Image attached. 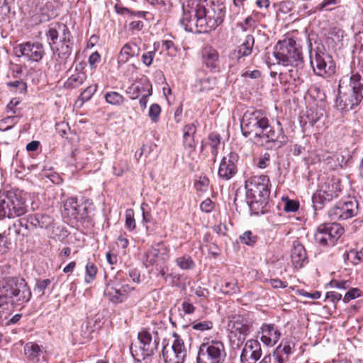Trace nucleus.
Instances as JSON below:
<instances>
[{"mask_svg":"<svg viewBox=\"0 0 363 363\" xmlns=\"http://www.w3.org/2000/svg\"><path fill=\"white\" fill-rule=\"evenodd\" d=\"M97 271L96 266L94 263L89 262L86 265L85 281L86 283L91 282L95 279Z\"/></svg>","mask_w":363,"mask_h":363,"instance_id":"obj_41","label":"nucleus"},{"mask_svg":"<svg viewBox=\"0 0 363 363\" xmlns=\"http://www.w3.org/2000/svg\"><path fill=\"white\" fill-rule=\"evenodd\" d=\"M28 220L30 221V224L33 226L40 228H48L53 223L52 217L43 213L30 215L28 216Z\"/></svg>","mask_w":363,"mask_h":363,"instance_id":"obj_25","label":"nucleus"},{"mask_svg":"<svg viewBox=\"0 0 363 363\" xmlns=\"http://www.w3.org/2000/svg\"><path fill=\"white\" fill-rule=\"evenodd\" d=\"M358 211V201L354 198L348 197L340 201L330 208L328 216L334 220H347L357 216Z\"/></svg>","mask_w":363,"mask_h":363,"instance_id":"obj_11","label":"nucleus"},{"mask_svg":"<svg viewBox=\"0 0 363 363\" xmlns=\"http://www.w3.org/2000/svg\"><path fill=\"white\" fill-rule=\"evenodd\" d=\"M26 212L27 206L17 190L0 192V220L20 217Z\"/></svg>","mask_w":363,"mask_h":363,"instance_id":"obj_4","label":"nucleus"},{"mask_svg":"<svg viewBox=\"0 0 363 363\" xmlns=\"http://www.w3.org/2000/svg\"><path fill=\"white\" fill-rule=\"evenodd\" d=\"M273 363H284L287 359L280 353L279 349H275L272 354H269Z\"/></svg>","mask_w":363,"mask_h":363,"instance_id":"obj_58","label":"nucleus"},{"mask_svg":"<svg viewBox=\"0 0 363 363\" xmlns=\"http://www.w3.org/2000/svg\"><path fill=\"white\" fill-rule=\"evenodd\" d=\"M125 226L129 231H133L136 227L134 218V211L132 208H128L125 211Z\"/></svg>","mask_w":363,"mask_h":363,"instance_id":"obj_42","label":"nucleus"},{"mask_svg":"<svg viewBox=\"0 0 363 363\" xmlns=\"http://www.w3.org/2000/svg\"><path fill=\"white\" fill-rule=\"evenodd\" d=\"M362 99H363L356 94V93L350 91V89L347 88V85H345V82L342 79L340 81L338 94L335 101L337 109L342 111H348L354 109L361 103Z\"/></svg>","mask_w":363,"mask_h":363,"instance_id":"obj_12","label":"nucleus"},{"mask_svg":"<svg viewBox=\"0 0 363 363\" xmlns=\"http://www.w3.org/2000/svg\"><path fill=\"white\" fill-rule=\"evenodd\" d=\"M298 202L294 200H288L284 207V210L286 212H295L298 209Z\"/></svg>","mask_w":363,"mask_h":363,"instance_id":"obj_61","label":"nucleus"},{"mask_svg":"<svg viewBox=\"0 0 363 363\" xmlns=\"http://www.w3.org/2000/svg\"><path fill=\"white\" fill-rule=\"evenodd\" d=\"M19 116H9L0 121V130L6 131L18 122Z\"/></svg>","mask_w":363,"mask_h":363,"instance_id":"obj_36","label":"nucleus"},{"mask_svg":"<svg viewBox=\"0 0 363 363\" xmlns=\"http://www.w3.org/2000/svg\"><path fill=\"white\" fill-rule=\"evenodd\" d=\"M294 347V342L283 340L276 349H279L280 353L284 354V356L288 359L289 355L293 352Z\"/></svg>","mask_w":363,"mask_h":363,"instance_id":"obj_40","label":"nucleus"},{"mask_svg":"<svg viewBox=\"0 0 363 363\" xmlns=\"http://www.w3.org/2000/svg\"><path fill=\"white\" fill-rule=\"evenodd\" d=\"M62 25V23H55L51 24L49 27L48 31L46 33V36L50 46L56 44V41L59 37V33L60 32L58 28V26Z\"/></svg>","mask_w":363,"mask_h":363,"instance_id":"obj_34","label":"nucleus"},{"mask_svg":"<svg viewBox=\"0 0 363 363\" xmlns=\"http://www.w3.org/2000/svg\"><path fill=\"white\" fill-rule=\"evenodd\" d=\"M180 23L185 30L191 33H206L216 28L208 26V13L201 2L194 11L181 18Z\"/></svg>","mask_w":363,"mask_h":363,"instance_id":"obj_6","label":"nucleus"},{"mask_svg":"<svg viewBox=\"0 0 363 363\" xmlns=\"http://www.w3.org/2000/svg\"><path fill=\"white\" fill-rule=\"evenodd\" d=\"M98 85L96 84L87 86L80 94L79 98L82 102L88 101L92 97L97 90Z\"/></svg>","mask_w":363,"mask_h":363,"instance_id":"obj_43","label":"nucleus"},{"mask_svg":"<svg viewBox=\"0 0 363 363\" xmlns=\"http://www.w3.org/2000/svg\"><path fill=\"white\" fill-rule=\"evenodd\" d=\"M347 88L363 99V76L359 73L352 74Z\"/></svg>","mask_w":363,"mask_h":363,"instance_id":"obj_27","label":"nucleus"},{"mask_svg":"<svg viewBox=\"0 0 363 363\" xmlns=\"http://www.w3.org/2000/svg\"><path fill=\"white\" fill-rule=\"evenodd\" d=\"M149 4L153 6H157L164 8V11L169 10L172 6V0H146Z\"/></svg>","mask_w":363,"mask_h":363,"instance_id":"obj_53","label":"nucleus"},{"mask_svg":"<svg viewBox=\"0 0 363 363\" xmlns=\"http://www.w3.org/2000/svg\"><path fill=\"white\" fill-rule=\"evenodd\" d=\"M344 233V228L338 223H330L320 225L314 235L315 242L321 246H333Z\"/></svg>","mask_w":363,"mask_h":363,"instance_id":"obj_10","label":"nucleus"},{"mask_svg":"<svg viewBox=\"0 0 363 363\" xmlns=\"http://www.w3.org/2000/svg\"><path fill=\"white\" fill-rule=\"evenodd\" d=\"M6 85L11 90H13L17 93L23 94L26 92L27 84L23 80L9 82L6 83Z\"/></svg>","mask_w":363,"mask_h":363,"instance_id":"obj_39","label":"nucleus"},{"mask_svg":"<svg viewBox=\"0 0 363 363\" xmlns=\"http://www.w3.org/2000/svg\"><path fill=\"white\" fill-rule=\"evenodd\" d=\"M200 208L203 212L211 213L214 208V203L210 199H206L201 203Z\"/></svg>","mask_w":363,"mask_h":363,"instance_id":"obj_60","label":"nucleus"},{"mask_svg":"<svg viewBox=\"0 0 363 363\" xmlns=\"http://www.w3.org/2000/svg\"><path fill=\"white\" fill-rule=\"evenodd\" d=\"M291 258L292 264L296 268H301L307 262L306 251L299 242H294Z\"/></svg>","mask_w":363,"mask_h":363,"instance_id":"obj_22","label":"nucleus"},{"mask_svg":"<svg viewBox=\"0 0 363 363\" xmlns=\"http://www.w3.org/2000/svg\"><path fill=\"white\" fill-rule=\"evenodd\" d=\"M208 13V26L217 28L223 21L225 14V6L220 0L201 1Z\"/></svg>","mask_w":363,"mask_h":363,"instance_id":"obj_17","label":"nucleus"},{"mask_svg":"<svg viewBox=\"0 0 363 363\" xmlns=\"http://www.w3.org/2000/svg\"><path fill=\"white\" fill-rule=\"evenodd\" d=\"M139 47L134 43H128L122 48L118 56V62L125 63L130 57L138 56L140 54Z\"/></svg>","mask_w":363,"mask_h":363,"instance_id":"obj_26","label":"nucleus"},{"mask_svg":"<svg viewBox=\"0 0 363 363\" xmlns=\"http://www.w3.org/2000/svg\"><path fill=\"white\" fill-rule=\"evenodd\" d=\"M32 297L26 281L19 277H6L0 279V324L18 323L21 315L16 314L7 320L12 308H23Z\"/></svg>","mask_w":363,"mask_h":363,"instance_id":"obj_2","label":"nucleus"},{"mask_svg":"<svg viewBox=\"0 0 363 363\" xmlns=\"http://www.w3.org/2000/svg\"><path fill=\"white\" fill-rule=\"evenodd\" d=\"M104 98L108 104L113 106H121L124 102V97L117 91H108Z\"/></svg>","mask_w":363,"mask_h":363,"instance_id":"obj_33","label":"nucleus"},{"mask_svg":"<svg viewBox=\"0 0 363 363\" xmlns=\"http://www.w3.org/2000/svg\"><path fill=\"white\" fill-rule=\"evenodd\" d=\"M40 22L48 21L55 17V13L53 5L51 1H47L42 7L40 8Z\"/></svg>","mask_w":363,"mask_h":363,"instance_id":"obj_31","label":"nucleus"},{"mask_svg":"<svg viewBox=\"0 0 363 363\" xmlns=\"http://www.w3.org/2000/svg\"><path fill=\"white\" fill-rule=\"evenodd\" d=\"M15 50L18 57H24L31 62H39L45 55L43 46L40 43L27 42L19 44L15 48Z\"/></svg>","mask_w":363,"mask_h":363,"instance_id":"obj_19","label":"nucleus"},{"mask_svg":"<svg viewBox=\"0 0 363 363\" xmlns=\"http://www.w3.org/2000/svg\"><path fill=\"white\" fill-rule=\"evenodd\" d=\"M214 85L215 82L213 79L204 78L199 81L197 86H200L199 90L201 91H204L212 89Z\"/></svg>","mask_w":363,"mask_h":363,"instance_id":"obj_51","label":"nucleus"},{"mask_svg":"<svg viewBox=\"0 0 363 363\" xmlns=\"http://www.w3.org/2000/svg\"><path fill=\"white\" fill-rule=\"evenodd\" d=\"M159 250L157 248H150L143 256V263L147 267L157 264Z\"/></svg>","mask_w":363,"mask_h":363,"instance_id":"obj_32","label":"nucleus"},{"mask_svg":"<svg viewBox=\"0 0 363 363\" xmlns=\"http://www.w3.org/2000/svg\"><path fill=\"white\" fill-rule=\"evenodd\" d=\"M43 176L49 179L53 184H59L62 181L60 175L54 172H43Z\"/></svg>","mask_w":363,"mask_h":363,"instance_id":"obj_62","label":"nucleus"},{"mask_svg":"<svg viewBox=\"0 0 363 363\" xmlns=\"http://www.w3.org/2000/svg\"><path fill=\"white\" fill-rule=\"evenodd\" d=\"M30 223V221L28 220V218L26 219H20L15 222L12 227L9 228V230H11L12 228L14 229L16 234H21V228H24L26 230L28 228V224Z\"/></svg>","mask_w":363,"mask_h":363,"instance_id":"obj_54","label":"nucleus"},{"mask_svg":"<svg viewBox=\"0 0 363 363\" xmlns=\"http://www.w3.org/2000/svg\"><path fill=\"white\" fill-rule=\"evenodd\" d=\"M143 85L139 84H133L128 88L127 93L130 94L131 99L138 98L141 91L143 90Z\"/></svg>","mask_w":363,"mask_h":363,"instance_id":"obj_52","label":"nucleus"},{"mask_svg":"<svg viewBox=\"0 0 363 363\" xmlns=\"http://www.w3.org/2000/svg\"><path fill=\"white\" fill-rule=\"evenodd\" d=\"M220 290L225 294H235L238 291V284L235 281H226L221 286Z\"/></svg>","mask_w":363,"mask_h":363,"instance_id":"obj_45","label":"nucleus"},{"mask_svg":"<svg viewBox=\"0 0 363 363\" xmlns=\"http://www.w3.org/2000/svg\"><path fill=\"white\" fill-rule=\"evenodd\" d=\"M257 236L252 234L251 231H245L240 236V241L245 245H252L257 241Z\"/></svg>","mask_w":363,"mask_h":363,"instance_id":"obj_46","label":"nucleus"},{"mask_svg":"<svg viewBox=\"0 0 363 363\" xmlns=\"http://www.w3.org/2000/svg\"><path fill=\"white\" fill-rule=\"evenodd\" d=\"M220 145V136L215 133L209 134L208 140L205 143H202L201 146V151L203 152L205 149L209 148L211 155L213 157V161H216V157L218 154V149Z\"/></svg>","mask_w":363,"mask_h":363,"instance_id":"obj_23","label":"nucleus"},{"mask_svg":"<svg viewBox=\"0 0 363 363\" xmlns=\"http://www.w3.org/2000/svg\"><path fill=\"white\" fill-rule=\"evenodd\" d=\"M255 44V38L251 35H247L243 43L238 48V57L249 56L252 52Z\"/></svg>","mask_w":363,"mask_h":363,"instance_id":"obj_30","label":"nucleus"},{"mask_svg":"<svg viewBox=\"0 0 363 363\" xmlns=\"http://www.w3.org/2000/svg\"><path fill=\"white\" fill-rule=\"evenodd\" d=\"M176 263L180 269L184 270L191 269L195 266L191 257L187 255L177 258Z\"/></svg>","mask_w":363,"mask_h":363,"instance_id":"obj_35","label":"nucleus"},{"mask_svg":"<svg viewBox=\"0 0 363 363\" xmlns=\"http://www.w3.org/2000/svg\"><path fill=\"white\" fill-rule=\"evenodd\" d=\"M24 352L26 357L33 362H37L40 359L41 350L38 345L33 342H28L24 347Z\"/></svg>","mask_w":363,"mask_h":363,"instance_id":"obj_29","label":"nucleus"},{"mask_svg":"<svg viewBox=\"0 0 363 363\" xmlns=\"http://www.w3.org/2000/svg\"><path fill=\"white\" fill-rule=\"evenodd\" d=\"M269 162L270 155L266 152L259 158L257 166L261 169H264L269 164Z\"/></svg>","mask_w":363,"mask_h":363,"instance_id":"obj_64","label":"nucleus"},{"mask_svg":"<svg viewBox=\"0 0 363 363\" xmlns=\"http://www.w3.org/2000/svg\"><path fill=\"white\" fill-rule=\"evenodd\" d=\"M116 12L118 13H119V14L125 15V14H127V13H130V15L134 16H135L137 18H145V15L147 13L146 12H144V11L133 12V11H130L127 8L121 7V6H116Z\"/></svg>","mask_w":363,"mask_h":363,"instance_id":"obj_50","label":"nucleus"},{"mask_svg":"<svg viewBox=\"0 0 363 363\" xmlns=\"http://www.w3.org/2000/svg\"><path fill=\"white\" fill-rule=\"evenodd\" d=\"M213 323L209 320H203L201 322H194L192 323V328L196 330L206 331L213 328Z\"/></svg>","mask_w":363,"mask_h":363,"instance_id":"obj_49","label":"nucleus"},{"mask_svg":"<svg viewBox=\"0 0 363 363\" xmlns=\"http://www.w3.org/2000/svg\"><path fill=\"white\" fill-rule=\"evenodd\" d=\"M226 356L225 346L222 341L204 338L198 351L197 363H223Z\"/></svg>","mask_w":363,"mask_h":363,"instance_id":"obj_7","label":"nucleus"},{"mask_svg":"<svg viewBox=\"0 0 363 363\" xmlns=\"http://www.w3.org/2000/svg\"><path fill=\"white\" fill-rule=\"evenodd\" d=\"M121 274H117L115 281H111L107 284L104 291V294L113 303H122L125 301L130 294L134 290V287L130 286L127 284L119 283L117 280Z\"/></svg>","mask_w":363,"mask_h":363,"instance_id":"obj_14","label":"nucleus"},{"mask_svg":"<svg viewBox=\"0 0 363 363\" xmlns=\"http://www.w3.org/2000/svg\"><path fill=\"white\" fill-rule=\"evenodd\" d=\"M344 257L345 260H347L348 262H351L352 264H358L360 263V261L359 259L357 251L354 250H351L349 252H347L346 254L344 255Z\"/></svg>","mask_w":363,"mask_h":363,"instance_id":"obj_56","label":"nucleus"},{"mask_svg":"<svg viewBox=\"0 0 363 363\" xmlns=\"http://www.w3.org/2000/svg\"><path fill=\"white\" fill-rule=\"evenodd\" d=\"M86 79V74L85 72H75L72 74L66 81L65 85L68 89H76L81 86Z\"/></svg>","mask_w":363,"mask_h":363,"instance_id":"obj_28","label":"nucleus"},{"mask_svg":"<svg viewBox=\"0 0 363 363\" xmlns=\"http://www.w3.org/2000/svg\"><path fill=\"white\" fill-rule=\"evenodd\" d=\"M160 113V106L157 104H153L150 107L148 116L152 122L156 123L159 120Z\"/></svg>","mask_w":363,"mask_h":363,"instance_id":"obj_48","label":"nucleus"},{"mask_svg":"<svg viewBox=\"0 0 363 363\" xmlns=\"http://www.w3.org/2000/svg\"><path fill=\"white\" fill-rule=\"evenodd\" d=\"M252 322L242 315H235L231 318L228 325L230 337H237L242 341L250 334Z\"/></svg>","mask_w":363,"mask_h":363,"instance_id":"obj_18","label":"nucleus"},{"mask_svg":"<svg viewBox=\"0 0 363 363\" xmlns=\"http://www.w3.org/2000/svg\"><path fill=\"white\" fill-rule=\"evenodd\" d=\"M241 130L245 137H250L254 143L265 145L267 149H279L287 142L280 122H277L275 129L270 125L267 116L261 110H247L244 113Z\"/></svg>","mask_w":363,"mask_h":363,"instance_id":"obj_1","label":"nucleus"},{"mask_svg":"<svg viewBox=\"0 0 363 363\" xmlns=\"http://www.w3.org/2000/svg\"><path fill=\"white\" fill-rule=\"evenodd\" d=\"M359 291L358 289L352 288L347 292L345 293L343 297V301L345 303L349 302L350 301L359 297Z\"/></svg>","mask_w":363,"mask_h":363,"instance_id":"obj_57","label":"nucleus"},{"mask_svg":"<svg viewBox=\"0 0 363 363\" xmlns=\"http://www.w3.org/2000/svg\"><path fill=\"white\" fill-rule=\"evenodd\" d=\"M274 56L278 64L297 67L303 63L301 48L296 40L287 38L277 43Z\"/></svg>","mask_w":363,"mask_h":363,"instance_id":"obj_3","label":"nucleus"},{"mask_svg":"<svg viewBox=\"0 0 363 363\" xmlns=\"http://www.w3.org/2000/svg\"><path fill=\"white\" fill-rule=\"evenodd\" d=\"M262 356L261 345L258 340H248L242 350L240 354L241 363H256Z\"/></svg>","mask_w":363,"mask_h":363,"instance_id":"obj_20","label":"nucleus"},{"mask_svg":"<svg viewBox=\"0 0 363 363\" xmlns=\"http://www.w3.org/2000/svg\"><path fill=\"white\" fill-rule=\"evenodd\" d=\"M58 28L62 32V38L60 43H69L71 40V33L66 25L58 26Z\"/></svg>","mask_w":363,"mask_h":363,"instance_id":"obj_55","label":"nucleus"},{"mask_svg":"<svg viewBox=\"0 0 363 363\" xmlns=\"http://www.w3.org/2000/svg\"><path fill=\"white\" fill-rule=\"evenodd\" d=\"M55 128L57 133L62 138L65 137L67 135L68 130H69L68 124L64 122L57 123Z\"/></svg>","mask_w":363,"mask_h":363,"instance_id":"obj_63","label":"nucleus"},{"mask_svg":"<svg viewBox=\"0 0 363 363\" xmlns=\"http://www.w3.org/2000/svg\"><path fill=\"white\" fill-rule=\"evenodd\" d=\"M58 56L62 59H67L72 53V47L69 43H60V46L57 48Z\"/></svg>","mask_w":363,"mask_h":363,"instance_id":"obj_47","label":"nucleus"},{"mask_svg":"<svg viewBox=\"0 0 363 363\" xmlns=\"http://www.w3.org/2000/svg\"><path fill=\"white\" fill-rule=\"evenodd\" d=\"M79 204L75 198H69L66 200L64 204L65 211L68 216H75L78 213L76 211Z\"/></svg>","mask_w":363,"mask_h":363,"instance_id":"obj_38","label":"nucleus"},{"mask_svg":"<svg viewBox=\"0 0 363 363\" xmlns=\"http://www.w3.org/2000/svg\"><path fill=\"white\" fill-rule=\"evenodd\" d=\"M260 340L267 346L274 345L280 339L281 333L274 324L264 323L259 332Z\"/></svg>","mask_w":363,"mask_h":363,"instance_id":"obj_21","label":"nucleus"},{"mask_svg":"<svg viewBox=\"0 0 363 363\" xmlns=\"http://www.w3.org/2000/svg\"><path fill=\"white\" fill-rule=\"evenodd\" d=\"M180 2L183 12L182 17H186L191 11H194V9H195L201 1L198 0H180Z\"/></svg>","mask_w":363,"mask_h":363,"instance_id":"obj_37","label":"nucleus"},{"mask_svg":"<svg viewBox=\"0 0 363 363\" xmlns=\"http://www.w3.org/2000/svg\"><path fill=\"white\" fill-rule=\"evenodd\" d=\"M183 143L184 147L192 152L195 148L194 136H183Z\"/></svg>","mask_w":363,"mask_h":363,"instance_id":"obj_59","label":"nucleus"},{"mask_svg":"<svg viewBox=\"0 0 363 363\" xmlns=\"http://www.w3.org/2000/svg\"><path fill=\"white\" fill-rule=\"evenodd\" d=\"M218 52L212 47H205L202 50V61L206 67L214 69L218 66Z\"/></svg>","mask_w":363,"mask_h":363,"instance_id":"obj_24","label":"nucleus"},{"mask_svg":"<svg viewBox=\"0 0 363 363\" xmlns=\"http://www.w3.org/2000/svg\"><path fill=\"white\" fill-rule=\"evenodd\" d=\"M239 161V155L235 152H230L224 155L220 162L218 176L225 181L232 179L238 172V164Z\"/></svg>","mask_w":363,"mask_h":363,"instance_id":"obj_16","label":"nucleus"},{"mask_svg":"<svg viewBox=\"0 0 363 363\" xmlns=\"http://www.w3.org/2000/svg\"><path fill=\"white\" fill-rule=\"evenodd\" d=\"M187 355V350L184 341L176 337L172 346L166 345L162 349V356L165 363H184Z\"/></svg>","mask_w":363,"mask_h":363,"instance_id":"obj_15","label":"nucleus"},{"mask_svg":"<svg viewBox=\"0 0 363 363\" xmlns=\"http://www.w3.org/2000/svg\"><path fill=\"white\" fill-rule=\"evenodd\" d=\"M270 181L267 175L255 176L246 182L247 195H250L257 202L269 197Z\"/></svg>","mask_w":363,"mask_h":363,"instance_id":"obj_13","label":"nucleus"},{"mask_svg":"<svg viewBox=\"0 0 363 363\" xmlns=\"http://www.w3.org/2000/svg\"><path fill=\"white\" fill-rule=\"evenodd\" d=\"M341 191L340 180L337 178L328 179L312 196L315 210L321 209L325 203L338 197Z\"/></svg>","mask_w":363,"mask_h":363,"instance_id":"obj_9","label":"nucleus"},{"mask_svg":"<svg viewBox=\"0 0 363 363\" xmlns=\"http://www.w3.org/2000/svg\"><path fill=\"white\" fill-rule=\"evenodd\" d=\"M310 43L309 57L314 73L325 78L330 77L335 73V69L332 57L323 48L317 47L313 49Z\"/></svg>","mask_w":363,"mask_h":363,"instance_id":"obj_8","label":"nucleus"},{"mask_svg":"<svg viewBox=\"0 0 363 363\" xmlns=\"http://www.w3.org/2000/svg\"><path fill=\"white\" fill-rule=\"evenodd\" d=\"M138 338L140 347L132 345L130 352L135 361L141 362L152 356L157 350L160 337L157 331L143 330L138 333Z\"/></svg>","mask_w":363,"mask_h":363,"instance_id":"obj_5","label":"nucleus"},{"mask_svg":"<svg viewBox=\"0 0 363 363\" xmlns=\"http://www.w3.org/2000/svg\"><path fill=\"white\" fill-rule=\"evenodd\" d=\"M50 284L51 281L48 279L38 280L35 286L34 291L38 294L39 296H42L45 294V289Z\"/></svg>","mask_w":363,"mask_h":363,"instance_id":"obj_44","label":"nucleus"}]
</instances>
